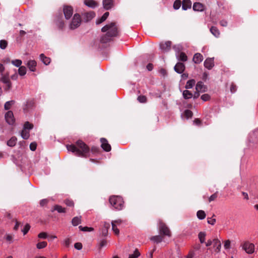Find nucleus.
<instances>
[{
  "label": "nucleus",
  "mask_w": 258,
  "mask_h": 258,
  "mask_svg": "<svg viewBox=\"0 0 258 258\" xmlns=\"http://www.w3.org/2000/svg\"><path fill=\"white\" fill-rule=\"evenodd\" d=\"M67 148L68 151L74 153L76 155L83 157H87L90 152L88 146L81 140L78 141L76 145H67Z\"/></svg>",
  "instance_id": "nucleus-1"
},
{
  "label": "nucleus",
  "mask_w": 258,
  "mask_h": 258,
  "mask_svg": "<svg viewBox=\"0 0 258 258\" xmlns=\"http://www.w3.org/2000/svg\"><path fill=\"white\" fill-rule=\"evenodd\" d=\"M101 30L103 32H106L105 35L101 39V41L104 43L109 41L112 37H115L118 34L117 27L115 23L113 22L104 26Z\"/></svg>",
  "instance_id": "nucleus-2"
},
{
  "label": "nucleus",
  "mask_w": 258,
  "mask_h": 258,
  "mask_svg": "<svg viewBox=\"0 0 258 258\" xmlns=\"http://www.w3.org/2000/svg\"><path fill=\"white\" fill-rule=\"evenodd\" d=\"M110 204L114 209L120 210L123 207V201L122 199L119 196H112L109 199Z\"/></svg>",
  "instance_id": "nucleus-3"
},
{
  "label": "nucleus",
  "mask_w": 258,
  "mask_h": 258,
  "mask_svg": "<svg viewBox=\"0 0 258 258\" xmlns=\"http://www.w3.org/2000/svg\"><path fill=\"white\" fill-rule=\"evenodd\" d=\"M241 246L242 249L248 254H252L254 251V245L248 241L243 242L241 244Z\"/></svg>",
  "instance_id": "nucleus-4"
},
{
  "label": "nucleus",
  "mask_w": 258,
  "mask_h": 258,
  "mask_svg": "<svg viewBox=\"0 0 258 258\" xmlns=\"http://www.w3.org/2000/svg\"><path fill=\"white\" fill-rule=\"evenodd\" d=\"M159 229L161 234L171 236V232L168 227L162 221H159Z\"/></svg>",
  "instance_id": "nucleus-5"
},
{
  "label": "nucleus",
  "mask_w": 258,
  "mask_h": 258,
  "mask_svg": "<svg viewBox=\"0 0 258 258\" xmlns=\"http://www.w3.org/2000/svg\"><path fill=\"white\" fill-rule=\"evenodd\" d=\"M81 22V19L80 16L78 14H75L70 25V28L71 29L77 28L80 25Z\"/></svg>",
  "instance_id": "nucleus-6"
},
{
  "label": "nucleus",
  "mask_w": 258,
  "mask_h": 258,
  "mask_svg": "<svg viewBox=\"0 0 258 258\" xmlns=\"http://www.w3.org/2000/svg\"><path fill=\"white\" fill-rule=\"evenodd\" d=\"M5 117L7 122L8 124L10 125H13L14 124L15 120L14 117L13 113L12 111H8L5 114Z\"/></svg>",
  "instance_id": "nucleus-7"
},
{
  "label": "nucleus",
  "mask_w": 258,
  "mask_h": 258,
  "mask_svg": "<svg viewBox=\"0 0 258 258\" xmlns=\"http://www.w3.org/2000/svg\"><path fill=\"white\" fill-rule=\"evenodd\" d=\"M1 81L6 84L5 88L6 91H8L11 88V83L8 75H3L1 79Z\"/></svg>",
  "instance_id": "nucleus-8"
},
{
  "label": "nucleus",
  "mask_w": 258,
  "mask_h": 258,
  "mask_svg": "<svg viewBox=\"0 0 258 258\" xmlns=\"http://www.w3.org/2000/svg\"><path fill=\"white\" fill-rule=\"evenodd\" d=\"M63 13L65 18L67 19H70L73 13V8L71 6H64L63 8Z\"/></svg>",
  "instance_id": "nucleus-9"
},
{
  "label": "nucleus",
  "mask_w": 258,
  "mask_h": 258,
  "mask_svg": "<svg viewBox=\"0 0 258 258\" xmlns=\"http://www.w3.org/2000/svg\"><path fill=\"white\" fill-rule=\"evenodd\" d=\"M171 42L167 41L160 44V49L164 52L168 51L171 48Z\"/></svg>",
  "instance_id": "nucleus-10"
},
{
  "label": "nucleus",
  "mask_w": 258,
  "mask_h": 258,
  "mask_svg": "<svg viewBox=\"0 0 258 258\" xmlns=\"http://www.w3.org/2000/svg\"><path fill=\"white\" fill-rule=\"evenodd\" d=\"M213 242L214 252L216 253L219 252L221 247L220 241L217 238H215L213 240Z\"/></svg>",
  "instance_id": "nucleus-11"
},
{
  "label": "nucleus",
  "mask_w": 258,
  "mask_h": 258,
  "mask_svg": "<svg viewBox=\"0 0 258 258\" xmlns=\"http://www.w3.org/2000/svg\"><path fill=\"white\" fill-rule=\"evenodd\" d=\"M100 141L101 143V147L104 151H105L106 152H108V151H110L111 146L108 143L107 141L105 139L102 138V139H101Z\"/></svg>",
  "instance_id": "nucleus-12"
},
{
  "label": "nucleus",
  "mask_w": 258,
  "mask_h": 258,
  "mask_svg": "<svg viewBox=\"0 0 258 258\" xmlns=\"http://www.w3.org/2000/svg\"><path fill=\"white\" fill-rule=\"evenodd\" d=\"M214 58H207L204 62V66L209 70L211 69L214 66Z\"/></svg>",
  "instance_id": "nucleus-13"
},
{
  "label": "nucleus",
  "mask_w": 258,
  "mask_h": 258,
  "mask_svg": "<svg viewBox=\"0 0 258 258\" xmlns=\"http://www.w3.org/2000/svg\"><path fill=\"white\" fill-rule=\"evenodd\" d=\"M185 69L184 64L181 62H178L174 67L175 71L179 74L182 73Z\"/></svg>",
  "instance_id": "nucleus-14"
},
{
  "label": "nucleus",
  "mask_w": 258,
  "mask_h": 258,
  "mask_svg": "<svg viewBox=\"0 0 258 258\" xmlns=\"http://www.w3.org/2000/svg\"><path fill=\"white\" fill-rule=\"evenodd\" d=\"M36 61L34 60H30L27 63L28 68L32 72H35L36 71Z\"/></svg>",
  "instance_id": "nucleus-15"
},
{
  "label": "nucleus",
  "mask_w": 258,
  "mask_h": 258,
  "mask_svg": "<svg viewBox=\"0 0 258 258\" xmlns=\"http://www.w3.org/2000/svg\"><path fill=\"white\" fill-rule=\"evenodd\" d=\"M196 89L198 92H204L206 91V87L202 82H199L196 85Z\"/></svg>",
  "instance_id": "nucleus-16"
},
{
  "label": "nucleus",
  "mask_w": 258,
  "mask_h": 258,
  "mask_svg": "<svg viewBox=\"0 0 258 258\" xmlns=\"http://www.w3.org/2000/svg\"><path fill=\"white\" fill-rule=\"evenodd\" d=\"M205 9L204 5L200 3H195L193 5V10L195 11H203Z\"/></svg>",
  "instance_id": "nucleus-17"
},
{
  "label": "nucleus",
  "mask_w": 258,
  "mask_h": 258,
  "mask_svg": "<svg viewBox=\"0 0 258 258\" xmlns=\"http://www.w3.org/2000/svg\"><path fill=\"white\" fill-rule=\"evenodd\" d=\"M203 60V55L201 53H196L193 57V61L196 63H199Z\"/></svg>",
  "instance_id": "nucleus-18"
},
{
  "label": "nucleus",
  "mask_w": 258,
  "mask_h": 258,
  "mask_svg": "<svg viewBox=\"0 0 258 258\" xmlns=\"http://www.w3.org/2000/svg\"><path fill=\"white\" fill-rule=\"evenodd\" d=\"M84 4L87 6L94 8L98 6L97 3L93 0H85Z\"/></svg>",
  "instance_id": "nucleus-19"
},
{
  "label": "nucleus",
  "mask_w": 258,
  "mask_h": 258,
  "mask_svg": "<svg viewBox=\"0 0 258 258\" xmlns=\"http://www.w3.org/2000/svg\"><path fill=\"white\" fill-rule=\"evenodd\" d=\"M191 7V2L190 0H183L182 2V9L186 10Z\"/></svg>",
  "instance_id": "nucleus-20"
},
{
  "label": "nucleus",
  "mask_w": 258,
  "mask_h": 258,
  "mask_svg": "<svg viewBox=\"0 0 258 258\" xmlns=\"http://www.w3.org/2000/svg\"><path fill=\"white\" fill-rule=\"evenodd\" d=\"M103 4L104 8L106 10H108L112 6V0H104Z\"/></svg>",
  "instance_id": "nucleus-21"
},
{
  "label": "nucleus",
  "mask_w": 258,
  "mask_h": 258,
  "mask_svg": "<svg viewBox=\"0 0 258 258\" xmlns=\"http://www.w3.org/2000/svg\"><path fill=\"white\" fill-rule=\"evenodd\" d=\"M84 17L85 20L88 21L95 17V13L93 12H90L85 13Z\"/></svg>",
  "instance_id": "nucleus-22"
},
{
  "label": "nucleus",
  "mask_w": 258,
  "mask_h": 258,
  "mask_svg": "<svg viewBox=\"0 0 258 258\" xmlns=\"http://www.w3.org/2000/svg\"><path fill=\"white\" fill-rule=\"evenodd\" d=\"M110 227L109 223L105 222L104 223L103 228L102 229V234L103 236H106L108 233V229Z\"/></svg>",
  "instance_id": "nucleus-23"
},
{
  "label": "nucleus",
  "mask_w": 258,
  "mask_h": 258,
  "mask_svg": "<svg viewBox=\"0 0 258 258\" xmlns=\"http://www.w3.org/2000/svg\"><path fill=\"white\" fill-rule=\"evenodd\" d=\"M40 58L42 61L46 65H48L50 62V58L44 56L43 54H41L40 55Z\"/></svg>",
  "instance_id": "nucleus-24"
},
{
  "label": "nucleus",
  "mask_w": 258,
  "mask_h": 258,
  "mask_svg": "<svg viewBox=\"0 0 258 258\" xmlns=\"http://www.w3.org/2000/svg\"><path fill=\"white\" fill-rule=\"evenodd\" d=\"M210 31L216 37H218L220 35V32L216 27H212L210 29Z\"/></svg>",
  "instance_id": "nucleus-25"
},
{
  "label": "nucleus",
  "mask_w": 258,
  "mask_h": 258,
  "mask_svg": "<svg viewBox=\"0 0 258 258\" xmlns=\"http://www.w3.org/2000/svg\"><path fill=\"white\" fill-rule=\"evenodd\" d=\"M17 138L13 137L7 142V145L10 147H14L15 146Z\"/></svg>",
  "instance_id": "nucleus-26"
},
{
  "label": "nucleus",
  "mask_w": 258,
  "mask_h": 258,
  "mask_svg": "<svg viewBox=\"0 0 258 258\" xmlns=\"http://www.w3.org/2000/svg\"><path fill=\"white\" fill-rule=\"evenodd\" d=\"M81 217H74L72 221V223L73 226H76L78 225L80 223H81Z\"/></svg>",
  "instance_id": "nucleus-27"
},
{
  "label": "nucleus",
  "mask_w": 258,
  "mask_h": 258,
  "mask_svg": "<svg viewBox=\"0 0 258 258\" xmlns=\"http://www.w3.org/2000/svg\"><path fill=\"white\" fill-rule=\"evenodd\" d=\"M206 235V233L204 232H200L199 233L198 237L201 243H203L205 242Z\"/></svg>",
  "instance_id": "nucleus-28"
},
{
  "label": "nucleus",
  "mask_w": 258,
  "mask_h": 258,
  "mask_svg": "<svg viewBox=\"0 0 258 258\" xmlns=\"http://www.w3.org/2000/svg\"><path fill=\"white\" fill-rule=\"evenodd\" d=\"M26 68L24 66H21L18 69V74L21 76H23L26 74Z\"/></svg>",
  "instance_id": "nucleus-29"
},
{
  "label": "nucleus",
  "mask_w": 258,
  "mask_h": 258,
  "mask_svg": "<svg viewBox=\"0 0 258 258\" xmlns=\"http://www.w3.org/2000/svg\"><path fill=\"white\" fill-rule=\"evenodd\" d=\"M196 83V81L194 79L190 80L188 81L185 85L186 89H190L192 88V87L195 85Z\"/></svg>",
  "instance_id": "nucleus-30"
},
{
  "label": "nucleus",
  "mask_w": 258,
  "mask_h": 258,
  "mask_svg": "<svg viewBox=\"0 0 258 258\" xmlns=\"http://www.w3.org/2000/svg\"><path fill=\"white\" fill-rule=\"evenodd\" d=\"M21 137L24 139H28L29 138V132L28 130L23 129L21 134Z\"/></svg>",
  "instance_id": "nucleus-31"
},
{
  "label": "nucleus",
  "mask_w": 258,
  "mask_h": 258,
  "mask_svg": "<svg viewBox=\"0 0 258 258\" xmlns=\"http://www.w3.org/2000/svg\"><path fill=\"white\" fill-rule=\"evenodd\" d=\"M197 215L199 219L202 220L206 217V214L203 210H199L197 212Z\"/></svg>",
  "instance_id": "nucleus-32"
},
{
  "label": "nucleus",
  "mask_w": 258,
  "mask_h": 258,
  "mask_svg": "<svg viewBox=\"0 0 258 258\" xmlns=\"http://www.w3.org/2000/svg\"><path fill=\"white\" fill-rule=\"evenodd\" d=\"M183 96L185 99H189L192 97V94L188 90H184L183 92Z\"/></svg>",
  "instance_id": "nucleus-33"
},
{
  "label": "nucleus",
  "mask_w": 258,
  "mask_h": 258,
  "mask_svg": "<svg viewBox=\"0 0 258 258\" xmlns=\"http://www.w3.org/2000/svg\"><path fill=\"white\" fill-rule=\"evenodd\" d=\"M15 102L13 100L7 101L5 103L4 108L5 110H9L11 108V106L14 104Z\"/></svg>",
  "instance_id": "nucleus-34"
},
{
  "label": "nucleus",
  "mask_w": 258,
  "mask_h": 258,
  "mask_svg": "<svg viewBox=\"0 0 258 258\" xmlns=\"http://www.w3.org/2000/svg\"><path fill=\"white\" fill-rule=\"evenodd\" d=\"M11 63L15 67H20L22 63V61L20 59H17L12 60Z\"/></svg>",
  "instance_id": "nucleus-35"
},
{
  "label": "nucleus",
  "mask_w": 258,
  "mask_h": 258,
  "mask_svg": "<svg viewBox=\"0 0 258 258\" xmlns=\"http://www.w3.org/2000/svg\"><path fill=\"white\" fill-rule=\"evenodd\" d=\"M151 239L153 241H154L155 242L157 243L160 242L163 240V237L161 235H157L152 237Z\"/></svg>",
  "instance_id": "nucleus-36"
},
{
  "label": "nucleus",
  "mask_w": 258,
  "mask_h": 258,
  "mask_svg": "<svg viewBox=\"0 0 258 258\" xmlns=\"http://www.w3.org/2000/svg\"><path fill=\"white\" fill-rule=\"evenodd\" d=\"M123 223V221L121 219H117L116 220L112 221L111 224L115 225V226L118 227H121Z\"/></svg>",
  "instance_id": "nucleus-37"
},
{
  "label": "nucleus",
  "mask_w": 258,
  "mask_h": 258,
  "mask_svg": "<svg viewBox=\"0 0 258 258\" xmlns=\"http://www.w3.org/2000/svg\"><path fill=\"white\" fill-rule=\"evenodd\" d=\"M140 255V252L138 249H136L133 254L129 255L128 258H137Z\"/></svg>",
  "instance_id": "nucleus-38"
},
{
  "label": "nucleus",
  "mask_w": 258,
  "mask_h": 258,
  "mask_svg": "<svg viewBox=\"0 0 258 258\" xmlns=\"http://www.w3.org/2000/svg\"><path fill=\"white\" fill-rule=\"evenodd\" d=\"M178 58L179 60L183 61H185L187 60V56L184 52H180L178 55Z\"/></svg>",
  "instance_id": "nucleus-39"
},
{
  "label": "nucleus",
  "mask_w": 258,
  "mask_h": 258,
  "mask_svg": "<svg viewBox=\"0 0 258 258\" xmlns=\"http://www.w3.org/2000/svg\"><path fill=\"white\" fill-rule=\"evenodd\" d=\"M54 210L57 211L58 213H65V208L62 207L59 205H55L54 208Z\"/></svg>",
  "instance_id": "nucleus-40"
},
{
  "label": "nucleus",
  "mask_w": 258,
  "mask_h": 258,
  "mask_svg": "<svg viewBox=\"0 0 258 258\" xmlns=\"http://www.w3.org/2000/svg\"><path fill=\"white\" fill-rule=\"evenodd\" d=\"M47 242L45 241H42L38 243L36 245V247L38 249H42L45 248L47 246Z\"/></svg>",
  "instance_id": "nucleus-41"
},
{
  "label": "nucleus",
  "mask_w": 258,
  "mask_h": 258,
  "mask_svg": "<svg viewBox=\"0 0 258 258\" xmlns=\"http://www.w3.org/2000/svg\"><path fill=\"white\" fill-rule=\"evenodd\" d=\"M8 46V42L5 40H1L0 41V48L5 49Z\"/></svg>",
  "instance_id": "nucleus-42"
},
{
  "label": "nucleus",
  "mask_w": 258,
  "mask_h": 258,
  "mask_svg": "<svg viewBox=\"0 0 258 258\" xmlns=\"http://www.w3.org/2000/svg\"><path fill=\"white\" fill-rule=\"evenodd\" d=\"M224 247L225 249H229L231 248V241L230 240H226L224 242Z\"/></svg>",
  "instance_id": "nucleus-43"
},
{
  "label": "nucleus",
  "mask_w": 258,
  "mask_h": 258,
  "mask_svg": "<svg viewBox=\"0 0 258 258\" xmlns=\"http://www.w3.org/2000/svg\"><path fill=\"white\" fill-rule=\"evenodd\" d=\"M112 224V230L113 231L114 233L116 235H118L119 234V228L117 226H115V225L111 224Z\"/></svg>",
  "instance_id": "nucleus-44"
},
{
  "label": "nucleus",
  "mask_w": 258,
  "mask_h": 258,
  "mask_svg": "<svg viewBox=\"0 0 258 258\" xmlns=\"http://www.w3.org/2000/svg\"><path fill=\"white\" fill-rule=\"evenodd\" d=\"M181 6L180 0H176L173 4V8L175 10H178Z\"/></svg>",
  "instance_id": "nucleus-45"
},
{
  "label": "nucleus",
  "mask_w": 258,
  "mask_h": 258,
  "mask_svg": "<svg viewBox=\"0 0 258 258\" xmlns=\"http://www.w3.org/2000/svg\"><path fill=\"white\" fill-rule=\"evenodd\" d=\"M184 115L187 119H188L191 117L192 112L189 110H185L184 112Z\"/></svg>",
  "instance_id": "nucleus-46"
},
{
  "label": "nucleus",
  "mask_w": 258,
  "mask_h": 258,
  "mask_svg": "<svg viewBox=\"0 0 258 258\" xmlns=\"http://www.w3.org/2000/svg\"><path fill=\"white\" fill-rule=\"evenodd\" d=\"M147 97L144 95H140L138 97V100L140 103H146L147 102Z\"/></svg>",
  "instance_id": "nucleus-47"
},
{
  "label": "nucleus",
  "mask_w": 258,
  "mask_h": 258,
  "mask_svg": "<svg viewBox=\"0 0 258 258\" xmlns=\"http://www.w3.org/2000/svg\"><path fill=\"white\" fill-rule=\"evenodd\" d=\"M14 236L12 234H6L5 236V238L7 241H8L10 243H12L13 241Z\"/></svg>",
  "instance_id": "nucleus-48"
},
{
  "label": "nucleus",
  "mask_w": 258,
  "mask_h": 258,
  "mask_svg": "<svg viewBox=\"0 0 258 258\" xmlns=\"http://www.w3.org/2000/svg\"><path fill=\"white\" fill-rule=\"evenodd\" d=\"M79 228L81 230L83 231H92L93 230V228L92 227H82L80 226Z\"/></svg>",
  "instance_id": "nucleus-49"
},
{
  "label": "nucleus",
  "mask_w": 258,
  "mask_h": 258,
  "mask_svg": "<svg viewBox=\"0 0 258 258\" xmlns=\"http://www.w3.org/2000/svg\"><path fill=\"white\" fill-rule=\"evenodd\" d=\"M33 127V124L31 123H30L29 122H26L24 125V130H30Z\"/></svg>",
  "instance_id": "nucleus-50"
},
{
  "label": "nucleus",
  "mask_w": 258,
  "mask_h": 258,
  "mask_svg": "<svg viewBox=\"0 0 258 258\" xmlns=\"http://www.w3.org/2000/svg\"><path fill=\"white\" fill-rule=\"evenodd\" d=\"M30 228V226L29 224H27L25 225L24 229L22 230V232H23V234L25 235L29 230Z\"/></svg>",
  "instance_id": "nucleus-51"
},
{
  "label": "nucleus",
  "mask_w": 258,
  "mask_h": 258,
  "mask_svg": "<svg viewBox=\"0 0 258 258\" xmlns=\"http://www.w3.org/2000/svg\"><path fill=\"white\" fill-rule=\"evenodd\" d=\"M217 198V192H215L209 197V202H211L212 201L215 200Z\"/></svg>",
  "instance_id": "nucleus-52"
},
{
  "label": "nucleus",
  "mask_w": 258,
  "mask_h": 258,
  "mask_svg": "<svg viewBox=\"0 0 258 258\" xmlns=\"http://www.w3.org/2000/svg\"><path fill=\"white\" fill-rule=\"evenodd\" d=\"M37 144L35 142L31 143L30 145V149L31 150L34 151L36 149Z\"/></svg>",
  "instance_id": "nucleus-53"
},
{
  "label": "nucleus",
  "mask_w": 258,
  "mask_h": 258,
  "mask_svg": "<svg viewBox=\"0 0 258 258\" xmlns=\"http://www.w3.org/2000/svg\"><path fill=\"white\" fill-rule=\"evenodd\" d=\"M38 236L39 238L45 239L47 236V234L46 232H41Z\"/></svg>",
  "instance_id": "nucleus-54"
},
{
  "label": "nucleus",
  "mask_w": 258,
  "mask_h": 258,
  "mask_svg": "<svg viewBox=\"0 0 258 258\" xmlns=\"http://www.w3.org/2000/svg\"><path fill=\"white\" fill-rule=\"evenodd\" d=\"M201 99L204 101H208L210 99V96L207 94H204L202 95Z\"/></svg>",
  "instance_id": "nucleus-55"
},
{
  "label": "nucleus",
  "mask_w": 258,
  "mask_h": 258,
  "mask_svg": "<svg viewBox=\"0 0 258 258\" xmlns=\"http://www.w3.org/2000/svg\"><path fill=\"white\" fill-rule=\"evenodd\" d=\"M64 202H65V204L68 206H69V207H73V206H74V202L72 200H66Z\"/></svg>",
  "instance_id": "nucleus-56"
},
{
  "label": "nucleus",
  "mask_w": 258,
  "mask_h": 258,
  "mask_svg": "<svg viewBox=\"0 0 258 258\" xmlns=\"http://www.w3.org/2000/svg\"><path fill=\"white\" fill-rule=\"evenodd\" d=\"M208 223L211 225H214L216 223V219L215 218H209L208 219Z\"/></svg>",
  "instance_id": "nucleus-57"
},
{
  "label": "nucleus",
  "mask_w": 258,
  "mask_h": 258,
  "mask_svg": "<svg viewBox=\"0 0 258 258\" xmlns=\"http://www.w3.org/2000/svg\"><path fill=\"white\" fill-rule=\"evenodd\" d=\"M236 91V86L233 84L232 83L230 86V91L231 93H233L235 92Z\"/></svg>",
  "instance_id": "nucleus-58"
},
{
  "label": "nucleus",
  "mask_w": 258,
  "mask_h": 258,
  "mask_svg": "<svg viewBox=\"0 0 258 258\" xmlns=\"http://www.w3.org/2000/svg\"><path fill=\"white\" fill-rule=\"evenodd\" d=\"M71 243V240L70 238H68L64 240L63 244L66 246L68 247Z\"/></svg>",
  "instance_id": "nucleus-59"
},
{
  "label": "nucleus",
  "mask_w": 258,
  "mask_h": 258,
  "mask_svg": "<svg viewBox=\"0 0 258 258\" xmlns=\"http://www.w3.org/2000/svg\"><path fill=\"white\" fill-rule=\"evenodd\" d=\"M75 247L77 249L80 250L82 248V244L81 243L78 242L75 244Z\"/></svg>",
  "instance_id": "nucleus-60"
},
{
  "label": "nucleus",
  "mask_w": 258,
  "mask_h": 258,
  "mask_svg": "<svg viewBox=\"0 0 258 258\" xmlns=\"http://www.w3.org/2000/svg\"><path fill=\"white\" fill-rule=\"evenodd\" d=\"M106 19L107 18H106L105 17H104V16H102L100 19L97 20L96 24H99L101 23L102 22H104L105 20H106Z\"/></svg>",
  "instance_id": "nucleus-61"
},
{
  "label": "nucleus",
  "mask_w": 258,
  "mask_h": 258,
  "mask_svg": "<svg viewBox=\"0 0 258 258\" xmlns=\"http://www.w3.org/2000/svg\"><path fill=\"white\" fill-rule=\"evenodd\" d=\"M106 19L107 18H106L105 17H104V16H102L100 19L97 20L96 24H99L101 23L102 22H104L105 20H106Z\"/></svg>",
  "instance_id": "nucleus-62"
},
{
  "label": "nucleus",
  "mask_w": 258,
  "mask_h": 258,
  "mask_svg": "<svg viewBox=\"0 0 258 258\" xmlns=\"http://www.w3.org/2000/svg\"><path fill=\"white\" fill-rule=\"evenodd\" d=\"M47 200L46 199H43V200H42L40 202V205L41 206H44L45 205H46L47 203Z\"/></svg>",
  "instance_id": "nucleus-63"
},
{
  "label": "nucleus",
  "mask_w": 258,
  "mask_h": 258,
  "mask_svg": "<svg viewBox=\"0 0 258 258\" xmlns=\"http://www.w3.org/2000/svg\"><path fill=\"white\" fill-rule=\"evenodd\" d=\"M18 75L17 73H15L11 77V79L14 80H16L18 79Z\"/></svg>",
  "instance_id": "nucleus-64"
}]
</instances>
